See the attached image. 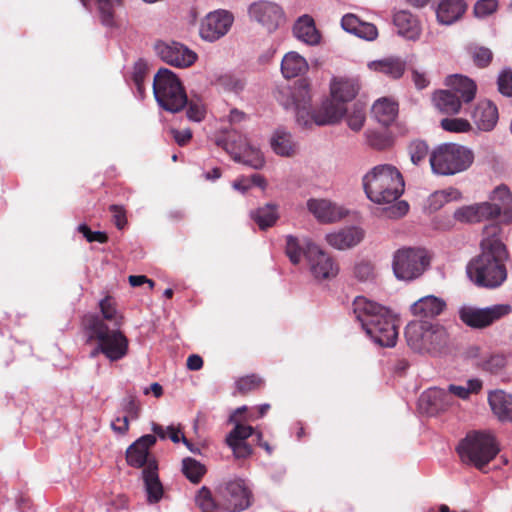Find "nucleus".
<instances>
[{"instance_id": "obj_57", "label": "nucleus", "mask_w": 512, "mask_h": 512, "mask_svg": "<svg viewBox=\"0 0 512 512\" xmlns=\"http://www.w3.org/2000/svg\"><path fill=\"white\" fill-rule=\"evenodd\" d=\"M498 90L505 96H512V71L504 70L498 77Z\"/></svg>"}, {"instance_id": "obj_60", "label": "nucleus", "mask_w": 512, "mask_h": 512, "mask_svg": "<svg viewBox=\"0 0 512 512\" xmlns=\"http://www.w3.org/2000/svg\"><path fill=\"white\" fill-rule=\"evenodd\" d=\"M220 83L226 89L234 92H239L244 88L243 80L230 74L222 76Z\"/></svg>"}, {"instance_id": "obj_11", "label": "nucleus", "mask_w": 512, "mask_h": 512, "mask_svg": "<svg viewBox=\"0 0 512 512\" xmlns=\"http://www.w3.org/2000/svg\"><path fill=\"white\" fill-rule=\"evenodd\" d=\"M510 312L511 307L507 304H497L486 308L464 306L459 310V318L468 327L483 329Z\"/></svg>"}, {"instance_id": "obj_44", "label": "nucleus", "mask_w": 512, "mask_h": 512, "mask_svg": "<svg viewBox=\"0 0 512 512\" xmlns=\"http://www.w3.org/2000/svg\"><path fill=\"white\" fill-rule=\"evenodd\" d=\"M306 246L303 247L298 238L288 235L286 237V255L293 264H298L301 261L302 255L305 256Z\"/></svg>"}, {"instance_id": "obj_56", "label": "nucleus", "mask_w": 512, "mask_h": 512, "mask_svg": "<svg viewBox=\"0 0 512 512\" xmlns=\"http://www.w3.org/2000/svg\"><path fill=\"white\" fill-rule=\"evenodd\" d=\"M354 35L358 36L359 38L372 41L377 38L378 30L374 24L362 21L360 26L354 32Z\"/></svg>"}, {"instance_id": "obj_5", "label": "nucleus", "mask_w": 512, "mask_h": 512, "mask_svg": "<svg viewBox=\"0 0 512 512\" xmlns=\"http://www.w3.org/2000/svg\"><path fill=\"white\" fill-rule=\"evenodd\" d=\"M458 454L465 464L482 470L499 453L500 449L494 436L485 432H471L457 447Z\"/></svg>"}, {"instance_id": "obj_27", "label": "nucleus", "mask_w": 512, "mask_h": 512, "mask_svg": "<svg viewBox=\"0 0 512 512\" xmlns=\"http://www.w3.org/2000/svg\"><path fill=\"white\" fill-rule=\"evenodd\" d=\"M488 403L493 413L501 421H512V395L503 390L491 391Z\"/></svg>"}, {"instance_id": "obj_21", "label": "nucleus", "mask_w": 512, "mask_h": 512, "mask_svg": "<svg viewBox=\"0 0 512 512\" xmlns=\"http://www.w3.org/2000/svg\"><path fill=\"white\" fill-rule=\"evenodd\" d=\"M156 443V436L146 434L132 443L126 450V461L128 465L143 469L148 466L151 460H156L150 456L149 450Z\"/></svg>"}, {"instance_id": "obj_16", "label": "nucleus", "mask_w": 512, "mask_h": 512, "mask_svg": "<svg viewBox=\"0 0 512 512\" xmlns=\"http://www.w3.org/2000/svg\"><path fill=\"white\" fill-rule=\"evenodd\" d=\"M366 334L377 344L383 347H393L398 338L396 317L387 310L378 321L365 330Z\"/></svg>"}, {"instance_id": "obj_46", "label": "nucleus", "mask_w": 512, "mask_h": 512, "mask_svg": "<svg viewBox=\"0 0 512 512\" xmlns=\"http://www.w3.org/2000/svg\"><path fill=\"white\" fill-rule=\"evenodd\" d=\"M440 126L443 130L454 133L468 132L472 129L469 121L463 118H444Z\"/></svg>"}, {"instance_id": "obj_18", "label": "nucleus", "mask_w": 512, "mask_h": 512, "mask_svg": "<svg viewBox=\"0 0 512 512\" xmlns=\"http://www.w3.org/2000/svg\"><path fill=\"white\" fill-rule=\"evenodd\" d=\"M291 97L295 105L297 122L303 127L315 124L312 116L317 110L311 111L310 109V85L306 79H300L295 83Z\"/></svg>"}, {"instance_id": "obj_36", "label": "nucleus", "mask_w": 512, "mask_h": 512, "mask_svg": "<svg viewBox=\"0 0 512 512\" xmlns=\"http://www.w3.org/2000/svg\"><path fill=\"white\" fill-rule=\"evenodd\" d=\"M506 365V358L500 353H484L476 361V366L491 374L499 373Z\"/></svg>"}, {"instance_id": "obj_51", "label": "nucleus", "mask_w": 512, "mask_h": 512, "mask_svg": "<svg viewBox=\"0 0 512 512\" xmlns=\"http://www.w3.org/2000/svg\"><path fill=\"white\" fill-rule=\"evenodd\" d=\"M471 54L475 65L480 68L487 67L493 58L491 50L486 47H475Z\"/></svg>"}, {"instance_id": "obj_33", "label": "nucleus", "mask_w": 512, "mask_h": 512, "mask_svg": "<svg viewBox=\"0 0 512 512\" xmlns=\"http://www.w3.org/2000/svg\"><path fill=\"white\" fill-rule=\"evenodd\" d=\"M372 113L379 123L389 126L397 117L398 104L388 98L379 99L374 103Z\"/></svg>"}, {"instance_id": "obj_9", "label": "nucleus", "mask_w": 512, "mask_h": 512, "mask_svg": "<svg viewBox=\"0 0 512 512\" xmlns=\"http://www.w3.org/2000/svg\"><path fill=\"white\" fill-rule=\"evenodd\" d=\"M430 265L428 251L423 248H401L393 255L392 268L397 279L412 281L419 278Z\"/></svg>"}, {"instance_id": "obj_31", "label": "nucleus", "mask_w": 512, "mask_h": 512, "mask_svg": "<svg viewBox=\"0 0 512 512\" xmlns=\"http://www.w3.org/2000/svg\"><path fill=\"white\" fill-rule=\"evenodd\" d=\"M293 33L299 40L309 45H317L321 39L315 22L309 15H303L298 18L294 24Z\"/></svg>"}, {"instance_id": "obj_28", "label": "nucleus", "mask_w": 512, "mask_h": 512, "mask_svg": "<svg viewBox=\"0 0 512 512\" xmlns=\"http://www.w3.org/2000/svg\"><path fill=\"white\" fill-rule=\"evenodd\" d=\"M466 10L463 0H440L436 9L437 20L450 25L459 20Z\"/></svg>"}, {"instance_id": "obj_64", "label": "nucleus", "mask_w": 512, "mask_h": 512, "mask_svg": "<svg viewBox=\"0 0 512 512\" xmlns=\"http://www.w3.org/2000/svg\"><path fill=\"white\" fill-rule=\"evenodd\" d=\"M460 193L458 190L450 188L449 190H443L436 192L433 195L435 201L439 202L442 205L444 202H449L451 200L459 198Z\"/></svg>"}, {"instance_id": "obj_62", "label": "nucleus", "mask_w": 512, "mask_h": 512, "mask_svg": "<svg viewBox=\"0 0 512 512\" xmlns=\"http://www.w3.org/2000/svg\"><path fill=\"white\" fill-rule=\"evenodd\" d=\"M170 134L179 146H185L192 138V131L190 129H170Z\"/></svg>"}, {"instance_id": "obj_23", "label": "nucleus", "mask_w": 512, "mask_h": 512, "mask_svg": "<svg viewBox=\"0 0 512 512\" xmlns=\"http://www.w3.org/2000/svg\"><path fill=\"white\" fill-rule=\"evenodd\" d=\"M142 479L148 503H158L163 497L164 489L158 475L157 460H151L148 466L142 470Z\"/></svg>"}, {"instance_id": "obj_7", "label": "nucleus", "mask_w": 512, "mask_h": 512, "mask_svg": "<svg viewBox=\"0 0 512 512\" xmlns=\"http://www.w3.org/2000/svg\"><path fill=\"white\" fill-rule=\"evenodd\" d=\"M474 161V153L456 143L439 145L430 154L432 171L439 175H454L467 170Z\"/></svg>"}, {"instance_id": "obj_54", "label": "nucleus", "mask_w": 512, "mask_h": 512, "mask_svg": "<svg viewBox=\"0 0 512 512\" xmlns=\"http://www.w3.org/2000/svg\"><path fill=\"white\" fill-rule=\"evenodd\" d=\"M497 7L496 0H479L474 6V13L477 17H486L495 12Z\"/></svg>"}, {"instance_id": "obj_10", "label": "nucleus", "mask_w": 512, "mask_h": 512, "mask_svg": "<svg viewBox=\"0 0 512 512\" xmlns=\"http://www.w3.org/2000/svg\"><path fill=\"white\" fill-rule=\"evenodd\" d=\"M482 389V381L480 379H470L467 381V387L451 384L448 391L433 388L424 392L419 398V405L429 414H433L443 408L441 401L451 393L461 399H468L470 394H477Z\"/></svg>"}, {"instance_id": "obj_22", "label": "nucleus", "mask_w": 512, "mask_h": 512, "mask_svg": "<svg viewBox=\"0 0 512 512\" xmlns=\"http://www.w3.org/2000/svg\"><path fill=\"white\" fill-rule=\"evenodd\" d=\"M353 313L356 319L361 323L364 330L371 327L373 323L387 313V308L367 299L364 296H357L353 303Z\"/></svg>"}, {"instance_id": "obj_34", "label": "nucleus", "mask_w": 512, "mask_h": 512, "mask_svg": "<svg viewBox=\"0 0 512 512\" xmlns=\"http://www.w3.org/2000/svg\"><path fill=\"white\" fill-rule=\"evenodd\" d=\"M307 70V61L296 52H289L282 59L281 71L285 78L297 77Z\"/></svg>"}, {"instance_id": "obj_41", "label": "nucleus", "mask_w": 512, "mask_h": 512, "mask_svg": "<svg viewBox=\"0 0 512 512\" xmlns=\"http://www.w3.org/2000/svg\"><path fill=\"white\" fill-rule=\"evenodd\" d=\"M424 329L425 325L420 323H411L406 328L405 337L408 345L415 350H420L424 346Z\"/></svg>"}, {"instance_id": "obj_19", "label": "nucleus", "mask_w": 512, "mask_h": 512, "mask_svg": "<svg viewBox=\"0 0 512 512\" xmlns=\"http://www.w3.org/2000/svg\"><path fill=\"white\" fill-rule=\"evenodd\" d=\"M234 21L233 15L225 10L209 13L201 24L200 35L208 41H215L224 36Z\"/></svg>"}, {"instance_id": "obj_26", "label": "nucleus", "mask_w": 512, "mask_h": 512, "mask_svg": "<svg viewBox=\"0 0 512 512\" xmlns=\"http://www.w3.org/2000/svg\"><path fill=\"white\" fill-rule=\"evenodd\" d=\"M498 118V109L496 105L489 100L480 101L472 113V119L475 125L482 131L493 130L498 122Z\"/></svg>"}, {"instance_id": "obj_42", "label": "nucleus", "mask_w": 512, "mask_h": 512, "mask_svg": "<svg viewBox=\"0 0 512 512\" xmlns=\"http://www.w3.org/2000/svg\"><path fill=\"white\" fill-rule=\"evenodd\" d=\"M263 386L264 380L256 374L241 377L236 382V388L238 392L242 395H246L250 392L257 391L261 389Z\"/></svg>"}, {"instance_id": "obj_50", "label": "nucleus", "mask_w": 512, "mask_h": 512, "mask_svg": "<svg viewBox=\"0 0 512 512\" xmlns=\"http://www.w3.org/2000/svg\"><path fill=\"white\" fill-rule=\"evenodd\" d=\"M368 144L377 150H384L391 146L392 140L384 133L371 131L367 133Z\"/></svg>"}, {"instance_id": "obj_39", "label": "nucleus", "mask_w": 512, "mask_h": 512, "mask_svg": "<svg viewBox=\"0 0 512 512\" xmlns=\"http://www.w3.org/2000/svg\"><path fill=\"white\" fill-rule=\"evenodd\" d=\"M82 4L87 7V0H80ZM97 7L100 14L101 22L105 26L112 27L115 25V8L122 6V0H96Z\"/></svg>"}, {"instance_id": "obj_15", "label": "nucleus", "mask_w": 512, "mask_h": 512, "mask_svg": "<svg viewBox=\"0 0 512 512\" xmlns=\"http://www.w3.org/2000/svg\"><path fill=\"white\" fill-rule=\"evenodd\" d=\"M155 50L164 62L179 68L189 67L197 59L194 51L179 42H158L155 45Z\"/></svg>"}, {"instance_id": "obj_14", "label": "nucleus", "mask_w": 512, "mask_h": 512, "mask_svg": "<svg viewBox=\"0 0 512 512\" xmlns=\"http://www.w3.org/2000/svg\"><path fill=\"white\" fill-rule=\"evenodd\" d=\"M223 148L234 161L248 165L254 169H261L264 158L261 152L249 145L246 138L239 136V140H231L230 136L224 140Z\"/></svg>"}, {"instance_id": "obj_8", "label": "nucleus", "mask_w": 512, "mask_h": 512, "mask_svg": "<svg viewBox=\"0 0 512 512\" xmlns=\"http://www.w3.org/2000/svg\"><path fill=\"white\" fill-rule=\"evenodd\" d=\"M153 92L159 106L177 113L188 103L186 91L178 77L169 69L158 70L153 80Z\"/></svg>"}, {"instance_id": "obj_3", "label": "nucleus", "mask_w": 512, "mask_h": 512, "mask_svg": "<svg viewBox=\"0 0 512 512\" xmlns=\"http://www.w3.org/2000/svg\"><path fill=\"white\" fill-rule=\"evenodd\" d=\"M90 341L99 342L102 354L111 362L118 361L128 354L129 340L120 328L110 329L99 315L91 314L83 319Z\"/></svg>"}, {"instance_id": "obj_49", "label": "nucleus", "mask_w": 512, "mask_h": 512, "mask_svg": "<svg viewBox=\"0 0 512 512\" xmlns=\"http://www.w3.org/2000/svg\"><path fill=\"white\" fill-rule=\"evenodd\" d=\"M254 428L249 425L237 423L235 427L227 435V442L246 441L250 436L255 435Z\"/></svg>"}, {"instance_id": "obj_35", "label": "nucleus", "mask_w": 512, "mask_h": 512, "mask_svg": "<svg viewBox=\"0 0 512 512\" xmlns=\"http://www.w3.org/2000/svg\"><path fill=\"white\" fill-rule=\"evenodd\" d=\"M251 218L262 230L272 227L279 218L277 206L274 204H266L252 211Z\"/></svg>"}, {"instance_id": "obj_43", "label": "nucleus", "mask_w": 512, "mask_h": 512, "mask_svg": "<svg viewBox=\"0 0 512 512\" xmlns=\"http://www.w3.org/2000/svg\"><path fill=\"white\" fill-rule=\"evenodd\" d=\"M491 199L493 204H498L501 207V212H509L512 207V194L509 188L505 185L496 187L492 193Z\"/></svg>"}, {"instance_id": "obj_25", "label": "nucleus", "mask_w": 512, "mask_h": 512, "mask_svg": "<svg viewBox=\"0 0 512 512\" xmlns=\"http://www.w3.org/2000/svg\"><path fill=\"white\" fill-rule=\"evenodd\" d=\"M364 232L358 227H347L326 235L327 243L335 249L345 250L359 244Z\"/></svg>"}, {"instance_id": "obj_12", "label": "nucleus", "mask_w": 512, "mask_h": 512, "mask_svg": "<svg viewBox=\"0 0 512 512\" xmlns=\"http://www.w3.org/2000/svg\"><path fill=\"white\" fill-rule=\"evenodd\" d=\"M218 494L225 501L224 507L229 512H241L252 504V492L243 479L225 482L218 488Z\"/></svg>"}, {"instance_id": "obj_47", "label": "nucleus", "mask_w": 512, "mask_h": 512, "mask_svg": "<svg viewBox=\"0 0 512 512\" xmlns=\"http://www.w3.org/2000/svg\"><path fill=\"white\" fill-rule=\"evenodd\" d=\"M195 501L201 512H214L217 507L211 491L205 486L198 491Z\"/></svg>"}, {"instance_id": "obj_20", "label": "nucleus", "mask_w": 512, "mask_h": 512, "mask_svg": "<svg viewBox=\"0 0 512 512\" xmlns=\"http://www.w3.org/2000/svg\"><path fill=\"white\" fill-rule=\"evenodd\" d=\"M500 214L501 207L498 204L483 202L457 209L454 212V218L460 222L476 223L484 220L495 219Z\"/></svg>"}, {"instance_id": "obj_32", "label": "nucleus", "mask_w": 512, "mask_h": 512, "mask_svg": "<svg viewBox=\"0 0 512 512\" xmlns=\"http://www.w3.org/2000/svg\"><path fill=\"white\" fill-rule=\"evenodd\" d=\"M368 66L371 70L385 74L394 79L400 78L406 69L405 61L395 57L372 61Z\"/></svg>"}, {"instance_id": "obj_58", "label": "nucleus", "mask_w": 512, "mask_h": 512, "mask_svg": "<svg viewBox=\"0 0 512 512\" xmlns=\"http://www.w3.org/2000/svg\"><path fill=\"white\" fill-rule=\"evenodd\" d=\"M115 226L121 230L127 224L126 210L121 205L113 204L109 207Z\"/></svg>"}, {"instance_id": "obj_52", "label": "nucleus", "mask_w": 512, "mask_h": 512, "mask_svg": "<svg viewBox=\"0 0 512 512\" xmlns=\"http://www.w3.org/2000/svg\"><path fill=\"white\" fill-rule=\"evenodd\" d=\"M77 230L86 238L88 242H108V235L105 232L92 231L86 224H80Z\"/></svg>"}, {"instance_id": "obj_45", "label": "nucleus", "mask_w": 512, "mask_h": 512, "mask_svg": "<svg viewBox=\"0 0 512 512\" xmlns=\"http://www.w3.org/2000/svg\"><path fill=\"white\" fill-rule=\"evenodd\" d=\"M408 152L413 164L418 165L426 159L429 153V146L423 140H414L409 144Z\"/></svg>"}, {"instance_id": "obj_61", "label": "nucleus", "mask_w": 512, "mask_h": 512, "mask_svg": "<svg viewBox=\"0 0 512 512\" xmlns=\"http://www.w3.org/2000/svg\"><path fill=\"white\" fill-rule=\"evenodd\" d=\"M361 22L362 21L356 15L346 14L341 19V26L345 31L354 34Z\"/></svg>"}, {"instance_id": "obj_38", "label": "nucleus", "mask_w": 512, "mask_h": 512, "mask_svg": "<svg viewBox=\"0 0 512 512\" xmlns=\"http://www.w3.org/2000/svg\"><path fill=\"white\" fill-rule=\"evenodd\" d=\"M99 308L102 314L100 319L103 321H110L114 327L120 328L123 324V316L117 310V304L115 299L107 295L99 302Z\"/></svg>"}, {"instance_id": "obj_13", "label": "nucleus", "mask_w": 512, "mask_h": 512, "mask_svg": "<svg viewBox=\"0 0 512 512\" xmlns=\"http://www.w3.org/2000/svg\"><path fill=\"white\" fill-rule=\"evenodd\" d=\"M305 257L310 271L316 279L329 280L338 275V263L311 241H306Z\"/></svg>"}, {"instance_id": "obj_59", "label": "nucleus", "mask_w": 512, "mask_h": 512, "mask_svg": "<svg viewBox=\"0 0 512 512\" xmlns=\"http://www.w3.org/2000/svg\"><path fill=\"white\" fill-rule=\"evenodd\" d=\"M227 444L233 450L236 458H247L253 452L252 446L246 441L227 442Z\"/></svg>"}, {"instance_id": "obj_48", "label": "nucleus", "mask_w": 512, "mask_h": 512, "mask_svg": "<svg viewBox=\"0 0 512 512\" xmlns=\"http://www.w3.org/2000/svg\"><path fill=\"white\" fill-rule=\"evenodd\" d=\"M365 122V109L361 104H355L347 116V124L353 131H359Z\"/></svg>"}, {"instance_id": "obj_4", "label": "nucleus", "mask_w": 512, "mask_h": 512, "mask_svg": "<svg viewBox=\"0 0 512 512\" xmlns=\"http://www.w3.org/2000/svg\"><path fill=\"white\" fill-rule=\"evenodd\" d=\"M445 84L448 89L435 91L432 95L433 104L441 113L458 114L462 103H469L475 98L477 86L466 76L451 75Z\"/></svg>"}, {"instance_id": "obj_2", "label": "nucleus", "mask_w": 512, "mask_h": 512, "mask_svg": "<svg viewBox=\"0 0 512 512\" xmlns=\"http://www.w3.org/2000/svg\"><path fill=\"white\" fill-rule=\"evenodd\" d=\"M404 186L399 170L389 164L374 167L363 178L367 197L377 204L396 201L404 192Z\"/></svg>"}, {"instance_id": "obj_6", "label": "nucleus", "mask_w": 512, "mask_h": 512, "mask_svg": "<svg viewBox=\"0 0 512 512\" xmlns=\"http://www.w3.org/2000/svg\"><path fill=\"white\" fill-rule=\"evenodd\" d=\"M358 93V86L349 80L335 81L331 85V99H327L313 114L318 126L331 125L340 121L346 113L345 102L351 101Z\"/></svg>"}, {"instance_id": "obj_1", "label": "nucleus", "mask_w": 512, "mask_h": 512, "mask_svg": "<svg viewBox=\"0 0 512 512\" xmlns=\"http://www.w3.org/2000/svg\"><path fill=\"white\" fill-rule=\"evenodd\" d=\"M481 253L467 266V274L479 287L496 288L507 278L505 261L508 251L501 238L495 233L481 240Z\"/></svg>"}, {"instance_id": "obj_37", "label": "nucleus", "mask_w": 512, "mask_h": 512, "mask_svg": "<svg viewBox=\"0 0 512 512\" xmlns=\"http://www.w3.org/2000/svg\"><path fill=\"white\" fill-rule=\"evenodd\" d=\"M271 145L275 153L282 156H291L296 151V145L290 133L284 130H277L272 137Z\"/></svg>"}, {"instance_id": "obj_63", "label": "nucleus", "mask_w": 512, "mask_h": 512, "mask_svg": "<svg viewBox=\"0 0 512 512\" xmlns=\"http://www.w3.org/2000/svg\"><path fill=\"white\" fill-rule=\"evenodd\" d=\"M167 438H169L172 442L178 443L182 441L190 450V442L188 439L183 435L180 427H174L173 425L167 427Z\"/></svg>"}, {"instance_id": "obj_24", "label": "nucleus", "mask_w": 512, "mask_h": 512, "mask_svg": "<svg viewBox=\"0 0 512 512\" xmlns=\"http://www.w3.org/2000/svg\"><path fill=\"white\" fill-rule=\"evenodd\" d=\"M393 22L400 36L407 40L416 41L420 38L422 28L418 18L406 10L394 14Z\"/></svg>"}, {"instance_id": "obj_29", "label": "nucleus", "mask_w": 512, "mask_h": 512, "mask_svg": "<svg viewBox=\"0 0 512 512\" xmlns=\"http://www.w3.org/2000/svg\"><path fill=\"white\" fill-rule=\"evenodd\" d=\"M309 211L321 222H334L342 218L341 210L324 199H311L307 202Z\"/></svg>"}, {"instance_id": "obj_17", "label": "nucleus", "mask_w": 512, "mask_h": 512, "mask_svg": "<svg viewBox=\"0 0 512 512\" xmlns=\"http://www.w3.org/2000/svg\"><path fill=\"white\" fill-rule=\"evenodd\" d=\"M252 19L264 26L269 32L274 31L284 20V12L275 2L260 0L253 2L248 9Z\"/></svg>"}, {"instance_id": "obj_40", "label": "nucleus", "mask_w": 512, "mask_h": 512, "mask_svg": "<svg viewBox=\"0 0 512 512\" xmlns=\"http://www.w3.org/2000/svg\"><path fill=\"white\" fill-rule=\"evenodd\" d=\"M182 471L187 479H189L192 483L197 484L205 475L206 468L199 461L187 457L182 461Z\"/></svg>"}, {"instance_id": "obj_55", "label": "nucleus", "mask_w": 512, "mask_h": 512, "mask_svg": "<svg viewBox=\"0 0 512 512\" xmlns=\"http://www.w3.org/2000/svg\"><path fill=\"white\" fill-rule=\"evenodd\" d=\"M373 265L367 261H361L354 266V276L359 281H368L373 277Z\"/></svg>"}, {"instance_id": "obj_53", "label": "nucleus", "mask_w": 512, "mask_h": 512, "mask_svg": "<svg viewBox=\"0 0 512 512\" xmlns=\"http://www.w3.org/2000/svg\"><path fill=\"white\" fill-rule=\"evenodd\" d=\"M122 409L127 414L126 416L132 419H137L140 415V405L134 395H127L122 401Z\"/></svg>"}, {"instance_id": "obj_30", "label": "nucleus", "mask_w": 512, "mask_h": 512, "mask_svg": "<svg viewBox=\"0 0 512 512\" xmlns=\"http://www.w3.org/2000/svg\"><path fill=\"white\" fill-rule=\"evenodd\" d=\"M446 307L441 298L433 295L425 296L416 301L412 307V313L421 318H433L440 315Z\"/></svg>"}]
</instances>
